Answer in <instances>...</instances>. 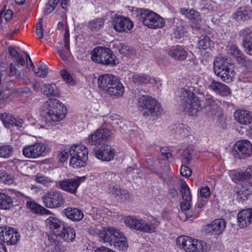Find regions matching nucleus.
Masks as SVG:
<instances>
[{
  "label": "nucleus",
  "mask_w": 252,
  "mask_h": 252,
  "mask_svg": "<svg viewBox=\"0 0 252 252\" xmlns=\"http://www.w3.org/2000/svg\"><path fill=\"white\" fill-rule=\"evenodd\" d=\"M226 227V221L223 219H217L204 226L206 233L219 236L221 234Z\"/></svg>",
  "instance_id": "nucleus-19"
},
{
  "label": "nucleus",
  "mask_w": 252,
  "mask_h": 252,
  "mask_svg": "<svg viewBox=\"0 0 252 252\" xmlns=\"http://www.w3.org/2000/svg\"><path fill=\"white\" fill-rule=\"evenodd\" d=\"M181 97H183L181 105L183 111L189 115H195L199 110L207 107L209 108L211 115H216L220 109L219 100L211 94H207L201 100L193 92L185 90Z\"/></svg>",
  "instance_id": "nucleus-1"
},
{
  "label": "nucleus",
  "mask_w": 252,
  "mask_h": 252,
  "mask_svg": "<svg viewBox=\"0 0 252 252\" xmlns=\"http://www.w3.org/2000/svg\"><path fill=\"white\" fill-rule=\"evenodd\" d=\"M177 132H179L183 136L186 137L189 135L190 132L189 131L188 127L183 124H178L176 125Z\"/></svg>",
  "instance_id": "nucleus-50"
},
{
  "label": "nucleus",
  "mask_w": 252,
  "mask_h": 252,
  "mask_svg": "<svg viewBox=\"0 0 252 252\" xmlns=\"http://www.w3.org/2000/svg\"><path fill=\"white\" fill-rule=\"evenodd\" d=\"M45 149L44 143H35L33 145L25 146L23 149V154L26 158H35L44 156Z\"/></svg>",
  "instance_id": "nucleus-17"
},
{
  "label": "nucleus",
  "mask_w": 252,
  "mask_h": 252,
  "mask_svg": "<svg viewBox=\"0 0 252 252\" xmlns=\"http://www.w3.org/2000/svg\"><path fill=\"white\" fill-rule=\"evenodd\" d=\"M160 152L161 154L164 156L168 161H169L172 158V155L170 152V149L165 147H161L160 148Z\"/></svg>",
  "instance_id": "nucleus-57"
},
{
  "label": "nucleus",
  "mask_w": 252,
  "mask_h": 252,
  "mask_svg": "<svg viewBox=\"0 0 252 252\" xmlns=\"http://www.w3.org/2000/svg\"><path fill=\"white\" fill-rule=\"evenodd\" d=\"M193 151V146L191 145H188L184 150L182 155V162L184 164H188L192 159L191 154Z\"/></svg>",
  "instance_id": "nucleus-41"
},
{
  "label": "nucleus",
  "mask_w": 252,
  "mask_h": 252,
  "mask_svg": "<svg viewBox=\"0 0 252 252\" xmlns=\"http://www.w3.org/2000/svg\"><path fill=\"white\" fill-rule=\"evenodd\" d=\"M146 168L152 173L156 172V169L152 160L146 161Z\"/></svg>",
  "instance_id": "nucleus-62"
},
{
  "label": "nucleus",
  "mask_w": 252,
  "mask_h": 252,
  "mask_svg": "<svg viewBox=\"0 0 252 252\" xmlns=\"http://www.w3.org/2000/svg\"><path fill=\"white\" fill-rule=\"evenodd\" d=\"M138 106L145 110L144 115L157 116L162 110L159 103L152 96L142 95L138 100Z\"/></svg>",
  "instance_id": "nucleus-10"
},
{
  "label": "nucleus",
  "mask_w": 252,
  "mask_h": 252,
  "mask_svg": "<svg viewBox=\"0 0 252 252\" xmlns=\"http://www.w3.org/2000/svg\"><path fill=\"white\" fill-rule=\"evenodd\" d=\"M13 147L8 144L0 146V158H8L13 155Z\"/></svg>",
  "instance_id": "nucleus-43"
},
{
  "label": "nucleus",
  "mask_w": 252,
  "mask_h": 252,
  "mask_svg": "<svg viewBox=\"0 0 252 252\" xmlns=\"http://www.w3.org/2000/svg\"><path fill=\"white\" fill-rule=\"evenodd\" d=\"M8 53L13 60L17 59V57L19 55L18 52L12 46L8 47Z\"/></svg>",
  "instance_id": "nucleus-61"
},
{
  "label": "nucleus",
  "mask_w": 252,
  "mask_h": 252,
  "mask_svg": "<svg viewBox=\"0 0 252 252\" xmlns=\"http://www.w3.org/2000/svg\"><path fill=\"white\" fill-rule=\"evenodd\" d=\"M186 32L185 27L184 26H179L177 27V29L174 32L175 37L180 38L182 37L185 33Z\"/></svg>",
  "instance_id": "nucleus-56"
},
{
  "label": "nucleus",
  "mask_w": 252,
  "mask_h": 252,
  "mask_svg": "<svg viewBox=\"0 0 252 252\" xmlns=\"http://www.w3.org/2000/svg\"><path fill=\"white\" fill-rule=\"evenodd\" d=\"M35 75L37 77L41 78H45L48 73V67L44 63L40 62L32 68Z\"/></svg>",
  "instance_id": "nucleus-38"
},
{
  "label": "nucleus",
  "mask_w": 252,
  "mask_h": 252,
  "mask_svg": "<svg viewBox=\"0 0 252 252\" xmlns=\"http://www.w3.org/2000/svg\"><path fill=\"white\" fill-rule=\"evenodd\" d=\"M26 207L33 214L49 215L51 213L50 210L45 208L35 201H27L26 202Z\"/></svg>",
  "instance_id": "nucleus-37"
},
{
  "label": "nucleus",
  "mask_w": 252,
  "mask_h": 252,
  "mask_svg": "<svg viewBox=\"0 0 252 252\" xmlns=\"http://www.w3.org/2000/svg\"><path fill=\"white\" fill-rule=\"evenodd\" d=\"M89 27L92 31H97L104 26V21L101 18H97L89 22Z\"/></svg>",
  "instance_id": "nucleus-46"
},
{
  "label": "nucleus",
  "mask_w": 252,
  "mask_h": 252,
  "mask_svg": "<svg viewBox=\"0 0 252 252\" xmlns=\"http://www.w3.org/2000/svg\"><path fill=\"white\" fill-rule=\"evenodd\" d=\"M13 206V199L9 195L0 193V209L7 210Z\"/></svg>",
  "instance_id": "nucleus-39"
},
{
  "label": "nucleus",
  "mask_w": 252,
  "mask_h": 252,
  "mask_svg": "<svg viewBox=\"0 0 252 252\" xmlns=\"http://www.w3.org/2000/svg\"><path fill=\"white\" fill-rule=\"evenodd\" d=\"M85 176L65 179L59 182V186L63 190L72 194H76L78 187L81 183L85 181Z\"/></svg>",
  "instance_id": "nucleus-16"
},
{
  "label": "nucleus",
  "mask_w": 252,
  "mask_h": 252,
  "mask_svg": "<svg viewBox=\"0 0 252 252\" xmlns=\"http://www.w3.org/2000/svg\"><path fill=\"white\" fill-rule=\"evenodd\" d=\"M138 12L139 20L149 28L157 29L162 28L164 26V19L156 13L149 9L142 8H140Z\"/></svg>",
  "instance_id": "nucleus-9"
},
{
  "label": "nucleus",
  "mask_w": 252,
  "mask_h": 252,
  "mask_svg": "<svg viewBox=\"0 0 252 252\" xmlns=\"http://www.w3.org/2000/svg\"><path fill=\"white\" fill-rule=\"evenodd\" d=\"M93 152L96 158L105 161L112 160L116 155L115 149L107 144L95 147L93 149Z\"/></svg>",
  "instance_id": "nucleus-14"
},
{
  "label": "nucleus",
  "mask_w": 252,
  "mask_h": 252,
  "mask_svg": "<svg viewBox=\"0 0 252 252\" xmlns=\"http://www.w3.org/2000/svg\"><path fill=\"white\" fill-rule=\"evenodd\" d=\"M168 54L172 59L182 61L186 59L188 53L183 46L177 45L169 49Z\"/></svg>",
  "instance_id": "nucleus-30"
},
{
  "label": "nucleus",
  "mask_w": 252,
  "mask_h": 252,
  "mask_svg": "<svg viewBox=\"0 0 252 252\" xmlns=\"http://www.w3.org/2000/svg\"><path fill=\"white\" fill-rule=\"evenodd\" d=\"M229 52L237 61L238 64L246 68H250L252 67V61L247 59L244 54L239 50L236 45L230 46Z\"/></svg>",
  "instance_id": "nucleus-22"
},
{
  "label": "nucleus",
  "mask_w": 252,
  "mask_h": 252,
  "mask_svg": "<svg viewBox=\"0 0 252 252\" xmlns=\"http://www.w3.org/2000/svg\"><path fill=\"white\" fill-rule=\"evenodd\" d=\"M43 204L49 208H57L64 202V199L61 192L59 191H50L43 197Z\"/></svg>",
  "instance_id": "nucleus-15"
},
{
  "label": "nucleus",
  "mask_w": 252,
  "mask_h": 252,
  "mask_svg": "<svg viewBox=\"0 0 252 252\" xmlns=\"http://www.w3.org/2000/svg\"><path fill=\"white\" fill-rule=\"evenodd\" d=\"M198 193L200 197L202 198L208 199L211 195L210 189L207 186L201 187L199 190H198Z\"/></svg>",
  "instance_id": "nucleus-48"
},
{
  "label": "nucleus",
  "mask_w": 252,
  "mask_h": 252,
  "mask_svg": "<svg viewBox=\"0 0 252 252\" xmlns=\"http://www.w3.org/2000/svg\"><path fill=\"white\" fill-rule=\"evenodd\" d=\"M45 222L51 231V234L48 235L49 241L50 243L58 245L60 243V241L57 240L58 237L67 223L54 217H49Z\"/></svg>",
  "instance_id": "nucleus-11"
},
{
  "label": "nucleus",
  "mask_w": 252,
  "mask_h": 252,
  "mask_svg": "<svg viewBox=\"0 0 252 252\" xmlns=\"http://www.w3.org/2000/svg\"><path fill=\"white\" fill-rule=\"evenodd\" d=\"M55 5L52 3H50V1H48L47 3L45 4L44 8V13L46 14H49L51 13L55 9Z\"/></svg>",
  "instance_id": "nucleus-60"
},
{
  "label": "nucleus",
  "mask_w": 252,
  "mask_h": 252,
  "mask_svg": "<svg viewBox=\"0 0 252 252\" xmlns=\"http://www.w3.org/2000/svg\"><path fill=\"white\" fill-rule=\"evenodd\" d=\"M44 94L48 96H58L59 95L58 90L55 84H45L43 87Z\"/></svg>",
  "instance_id": "nucleus-42"
},
{
  "label": "nucleus",
  "mask_w": 252,
  "mask_h": 252,
  "mask_svg": "<svg viewBox=\"0 0 252 252\" xmlns=\"http://www.w3.org/2000/svg\"><path fill=\"white\" fill-rule=\"evenodd\" d=\"M212 41L207 35L202 36L198 42V46L200 49L207 50L211 48Z\"/></svg>",
  "instance_id": "nucleus-44"
},
{
  "label": "nucleus",
  "mask_w": 252,
  "mask_h": 252,
  "mask_svg": "<svg viewBox=\"0 0 252 252\" xmlns=\"http://www.w3.org/2000/svg\"><path fill=\"white\" fill-rule=\"evenodd\" d=\"M234 118L237 122L243 125H249L252 122L251 112L245 109H238L234 113Z\"/></svg>",
  "instance_id": "nucleus-31"
},
{
  "label": "nucleus",
  "mask_w": 252,
  "mask_h": 252,
  "mask_svg": "<svg viewBox=\"0 0 252 252\" xmlns=\"http://www.w3.org/2000/svg\"><path fill=\"white\" fill-rule=\"evenodd\" d=\"M176 245L187 252H205L206 244L202 241L187 236H180L176 241Z\"/></svg>",
  "instance_id": "nucleus-7"
},
{
  "label": "nucleus",
  "mask_w": 252,
  "mask_h": 252,
  "mask_svg": "<svg viewBox=\"0 0 252 252\" xmlns=\"http://www.w3.org/2000/svg\"><path fill=\"white\" fill-rule=\"evenodd\" d=\"M131 80L133 83L138 85L146 84L150 82V78L144 73L136 74L132 75Z\"/></svg>",
  "instance_id": "nucleus-40"
},
{
  "label": "nucleus",
  "mask_w": 252,
  "mask_h": 252,
  "mask_svg": "<svg viewBox=\"0 0 252 252\" xmlns=\"http://www.w3.org/2000/svg\"><path fill=\"white\" fill-rule=\"evenodd\" d=\"M76 237L75 229L67 224L58 237L65 242L72 243L75 241Z\"/></svg>",
  "instance_id": "nucleus-34"
},
{
  "label": "nucleus",
  "mask_w": 252,
  "mask_h": 252,
  "mask_svg": "<svg viewBox=\"0 0 252 252\" xmlns=\"http://www.w3.org/2000/svg\"><path fill=\"white\" fill-rule=\"evenodd\" d=\"M207 203V200L205 199H201L199 200L196 204V205L197 208V213H199L200 211H201L202 209L204 208Z\"/></svg>",
  "instance_id": "nucleus-59"
},
{
  "label": "nucleus",
  "mask_w": 252,
  "mask_h": 252,
  "mask_svg": "<svg viewBox=\"0 0 252 252\" xmlns=\"http://www.w3.org/2000/svg\"><path fill=\"white\" fill-rule=\"evenodd\" d=\"M234 149L240 158H246L252 155V144L248 140L237 141L234 145Z\"/></svg>",
  "instance_id": "nucleus-18"
},
{
  "label": "nucleus",
  "mask_w": 252,
  "mask_h": 252,
  "mask_svg": "<svg viewBox=\"0 0 252 252\" xmlns=\"http://www.w3.org/2000/svg\"><path fill=\"white\" fill-rule=\"evenodd\" d=\"M119 52L121 54L127 55L129 52L128 47L125 44H121V47L119 49Z\"/></svg>",
  "instance_id": "nucleus-64"
},
{
  "label": "nucleus",
  "mask_w": 252,
  "mask_h": 252,
  "mask_svg": "<svg viewBox=\"0 0 252 252\" xmlns=\"http://www.w3.org/2000/svg\"><path fill=\"white\" fill-rule=\"evenodd\" d=\"M209 88L221 96H228L231 94L230 89L227 86L214 80L212 81Z\"/></svg>",
  "instance_id": "nucleus-32"
},
{
  "label": "nucleus",
  "mask_w": 252,
  "mask_h": 252,
  "mask_svg": "<svg viewBox=\"0 0 252 252\" xmlns=\"http://www.w3.org/2000/svg\"><path fill=\"white\" fill-rule=\"evenodd\" d=\"M13 11L11 9L4 11L3 9L0 11V23H1L2 18H4L6 22L10 21L13 16Z\"/></svg>",
  "instance_id": "nucleus-49"
},
{
  "label": "nucleus",
  "mask_w": 252,
  "mask_h": 252,
  "mask_svg": "<svg viewBox=\"0 0 252 252\" xmlns=\"http://www.w3.org/2000/svg\"><path fill=\"white\" fill-rule=\"evenodd\" d=\"M14 177L8 174L3 170H0V183L7 185H11L13 183Z\"/></svg>",
  "instance_id": "nucleus-45"
},
{
  "label": "nucleus",
  "mask_w": 252,
  "mask_h": 252,
  "mask_svg": "<svg viewBox=\"0 0 252 252\" xmlns=\"http://www.w3.org/2000/svg\"><path fill=\"white\" fill-rule=\"evenodd\" d=\"M8 74L9 76L17 75L18 77H20L21 75V72L16 68L15 65L13 63H11L9 65V70Z\"/></svg>",
  "instance_id": "nucleus-54"
},
{
  "label": "nucleus",
  "mask_w": 252,
  "mask_h": 252,
  "mask_svg": "<svg viewBox=\"0 0 252 252\" xmlns=\"http://www.w3.org/2000/svg\"><path fill=\"white\" fill-rule=\"evenodd\" d=\"M233 18L238 22H245L252 18V7L248 5L240 6L233 15Z\"/></svg>",
  "instance_id": "nucleus-25"
},
{
  "label": "nucleus",
  "mask_w": 252,
  "mask_h": 252,
  "mask_svg": "<svg viewBox=\"0 0 252 252\" xmlns=\"http://www.w3.org/2000/svg\"><path fill=\"white\" fill-rule=\"evenodd\" d=\"M229 176L233 182L242 184L241 189L237 191V195L240 199L246 200L248 196L252 193V191L249 189L252 186L251 174L247 171L239 172L237 170H233L229 171Z\"/></svg>",
  "instance_id": "nucleus-4"
},
{
  "label": "nucleus",
  "mask_w": 252,
  "mask_h": 252,
  "mask_svg": "<svg viewBox=\"0 0 252 252\" xmlns=\"http://www.w3.org/2000/svg\"><path fill=\"white\" fill-rule=\"evenodd\" d=\"M68 156V152L63 150L59 153L58 155V158L61 162H64L67 159Z\"/></svg>",
  "instance_id": "nucleus-58"
},
{
  "label": "nucleus",
  "mask_w": 252,
  "mask_h": 252,
  "mask_svg": "<svg viewBox=\"0 0 252 252\" xmlns=\"http://www.w3.org/2000/svg\"><path fill=\"white\" fill-rule=\"evenodd\" d=\"M67 114L65 106L60 100L50 98L43 105L41 115L46 122H57L63 119Z\"/></svg>",
  "instance_id": "nucleus-2"
},
{
  "label": "nucleus",
  "mask_w": 252,
  "mask_h": 252,
  "mask_svg": "<svg viewBox=\"0 0 252 252\" xmlns=\"http://www.w3.org/2000/svg\"><path fill=\"white\" fill-rule=\"evenodd\" d=\"M39 21L36 25V34L39 39H42L43 37V27L42 25V19L39 18Z\"/></svg>",
  "instance_id": "nucleus-51"
},
{
  "label": "nucleus",
  "mask_w": 252,
  "mask_h": 252,
  "mask_svg": "<svg viewBox=\"0 0 252 252\" xmlns=\"http://www.w3.org/2000/svg\"><path fill=\"white\" fill-rule=\"evenodd\" d=\"M69 164L74 168L85 167L88 160L89 150L84 145H72L69 149Z\"/></svg>",
  "instance_id": "nucleus-6"
},
{
  "label": "nucleus",
  "mask_w": 252,
  "mask_h": 252,
  "mask_svg": "<svg viewBox=\"0 0 252 252\" xmlns=\"http://www.w3.org/2000/svg\"><path fill=\"white\" fill-rule=\"evenodd\" d=\"M181 188L182 189V194L183 198L185 201L182 202L180 204V208L182 210H189L190 208L189 202L191 200V195L190 190L188 185L185 181L181 185Z\"/></svg>",
  "instance_id": "nucleus-33"
},
{
  "label": "nucleus",
  "mask_w": 252,
  "mask_h": 252,
  "mask_svg": "<svg viewBox=\"0 0 252 252\" xmlns=\"http://www.w3.org/2000/svg\"><path fill=\"white\" fill-rule=\"evenodd\" d=\"M118 231L119 229L113 227H103L99 232L100 240L104 242L108 243L109 245L113 240V236L115 235Z\"/></svg>",
  "instance_id": "nucleus-35"
},
{
  "label": "nucleus",
  "mask_w": 252,
  "mask_h": 252,
  "mask_svg": "<svg viewBox=\"0 0 252 252\" xmlns=\"http://www.w3.org/2000/svg\"><path fill=\"white\" fill-rule=\"evenodd\" d=\"M137 220L135 217L126 216L124 219V223L126 226L135 229Z\"/></svg>",
  "instance_id": "nucleus-47"
},
{
  "label": "nucleus",
  "mask_w": 252,
  "mask_h": 252,
  "mask_svg": "<svg viewBox=\"0 0 252 252\" xmlns=\"http://www.w3.org/2000/svg\"><path fill=\"white\" fill-rule=\"evenodd\" d=\"M111 134V131L108 128L99 127L88 136L87 142L90 145L99 146L105 144Z\"/></svg>",
  "instance_id": "nucleus-12"
},
{
  "label": "nucleus",
  "mask_w": 252,
  "mask_h": 252,
  "mask_svg": "<svg viewBox=\"0 0 252 252\" xmlns=\"http://www.w3.org/2000/svg\"><path fill=\"white\" fill-rule=\"evenodd\" d=\"M239 34L243 37V45L247 53L252 56V30L250 27L242 29Z\"/></svg>",
  "instance_id": "nucleus-26"
},
{
  "label": "nucleus",
  "mask_w": 252,
  "mask_h": 252,
  "mask_svg": "<svg viewBox=\"0 0 252 252\" xmlns=\"http://www.w3.org/2000/svg\"><path fill=\"white\" fill-rule=\"evenodd\" d=\"M13 60H15L18 65L23 66L25 64V61L22 55H19L17 57V59H14Z\"/></svg>",
  "instance_id": "nucleus-63"
},
{
  "label": "nucleus",
  "mask_w": 252,
  "mask_h": 252,
  "mask_svg": "<svg viewBox=\"0 0 252 252\" xmlns=\"http://www.w3.org/2000/svg\"><path fill=\"white\" fill-rule=\"evenodd\" d=\"M64 47L67 49H70V33L68 28H66L65 30V32L64 34Z\"/></svg>",
  "instance_id": "nucleus-55"
},
{
  "label": "nucleus",
  "mask_w": 252,
  "mask_h": 252,
  "mask_svg": "<svg viewBox=\"0 0 252 252\" xmlns=\"http://www.w3.org/2000/svg\"><path fill=\"white\" fill-rule=\"evenodd\" d=\"M112 194L114 195V197L121 201H129L131 194L127 191V190L120 188L117 186H113L110 190Z\"/></svg>",
  "instance_id": "nucleus-36"
},
{
  "label": "nucleus",
  "mask_w": 252,
  "mask_h": 252,
  "mask_svg": "<svg viewBox=\"0 0 252 252\" xmlns=\"http://www.w3.org/2000/svg\"><path fill=\"white\" fill-rule=\"evenodd\" d=\"M61 75L62 78L67 83H71L74 82L72 77L66 69H63L61 71Z\"/></svg>",
  "instance_id": "nucleus-53"
},
{
  "label": "nucleus",
  "mask_w": 252,
  "mask_h": 252,
  "mask_svg": "<svg viewBox=\"0 0 252 252\" xmlns=\"http://www.w3.org/2000/svg\"><path fill=\"white\" fill-rule=\"evenodd\" d=\"M181 12L189 20L192 28L196 29L200 28L201 18L198 11L192 9H188L187 8H182L181 9Z\"/></svg>",
  "instance_id": "nucleus-27"
},
{
  "label": "nucleus",
  "mask_w": 252,
  "mask_h": 252,
  "mask_svg": "<svg viewBox=\"0 0 252 252\" xmlns=\"http://www.w3.org/2000/svg\"><path fill=\"white\" fill-rule=\"evenodd\" d=\"M0 120L4 126L7 128H10L11 126L16 127L18 130H20L23 127L24 120L19 117H15L10 114L4 113L0 115Z\"/></svg>",
  "instance_id": "nucleus-21"
},
{
  "label": "nucleus",
  "mask_w": 252,
  "mask_h": 252,
  "mask_svg": "<svg viewBox=\"0 0 252 252\" xmlns=\"http://www.w3.org/2000/svg\"><path fill=\"white\" fill-rule=\"evenodd\" d=\"M109 245L120 251H125L128 247L127 239L124 233L119 230L118 233L113 236V240Z\"/></svg>",
  "instance_id": "nucleus-28"
},
{
  "label": "nucleus",
  "mask_w": 252,
  "mask_h": 252,
  "mask_svg": "<svg viewBox=\"0 0 252 252\" xmlns=\"http://www.w3.org/2000/svg\"><path fill=\"white\" fill-rule=\"evenodd\" d=\"M159 223V221L155 218L150 223L146 222L141 219H138L135 230L144 233H153L156 231Z\"/></svg>",
  "instance_id": "nucleus-23"
},
{
  "label": "nucleus",
  "mask_w": 252,
  "mask_h": 252,
  "mask_svg": "<svg viewBox=\"0 0 252 252\" xmlns=\"http://www.w3.org/2000/svg\"><path fill=\"white\" fill-rule=\"evenodd\" d=\"M62 214L68 220L76 222L81 221L84 217L83 211L74 207H66L63 210Z\"/></svg>",
  "instance_id": "nucleus-24"
},
{
  "label": "nucleus",
  "mask_w": 252,
  "mask_h": 252,
  "mask_svg": "<svg viewBox=\"0 0 252 252\" xmlns=\"http://www.w3.org/2000/svg\"><path fill=\"white\" fill-rule=\"evenodd\" d=\"M116 57L108 48L97 47L94 48L92 53V59L96 63L113 66L117 64Z\"/></svg>",
  "instance_id": "nucleus-8"
},
{
  "label": "nucleus",
  "mask_w": 252,
  "mask_h": 252,
  "mask_svg": "<svg viewBox=\"0 0 252 252\" xmlns=\"http://www.w3.org/2000/svg\"><path fill=\"white\" fill-rule=\"evenodd\" d=\"M98 88L111 96L119 97L123 95L124 87L120 80L110 74H103L97 79Z\"/></svg>",
  "instance_id": "nucleus-3"
},
{
  "label": "nucleus",
  "mask_w": 252,
  "mask_h": 252,
  "mask_svg": "<svg viewBox=\"0 0 252 252\" xmlns=\"http://www.w3.org/2000/svg\"><path fill=\"white\" fill-rule=\"evenodd\" d=\"M20 234L13 227L7 226L0 227V240L7 245H15L19 241Z\"/></svg>",
  "instance_id": "nucleus-13"
},
{
  "label": "nucleus",
  "mask_w": 252,
  "mask_h": 252,
  "mask_svg": "<svg viewBox=\"0 0 252 252\" xmlns=\"http://www.w3.org/2000/svg\"><path fill=\"white\" fill-rule=\"evenodd\" d=\"M112 25L114 29L117 32H128L133 27V22L128 18L123 16L113 18Z\"/></svg>",
  "instance_id": "nucleus-20"
},
{
  "label": "nucleus",
  "mask_w": 252,
  "mask_h": 252,
  "mask_svg": "<svg viewBox=\"0 0 252 252\" xmlns=\"http://www.w3.org/2000/svg\"><path fill=\"white\" fill-rule=\"evenodd\" d=\"M180 173L182 176L188 178L191 175L192 171L189 167L185 164L182 165L180 168Z\"/></svg>",
  "instance_id": "nucleus-52"
},
{
  "label": "nucleus",
  "mask_w": 252,
  "mask_h": 252,
  "mask_svg": "<svg viewBox=\"0 0 252 252\" xmlns=\"http://www.w3.org/2000/svg\"><path fill=\"white\" fill-rule=\"evenodd\" d=\"M238 225L244 228L252 222V208H248L240 211L237 215Z\"/></svg>",
  "instance_id": "nucleus-29"
},
{
  "label": "nucleus",
  "mask_w": 252,
  "mask_h": 252,
  "mask_svg": "<svg viewBox=\"0 0 252 252\" xmlns=\"http://www.w3.org/2000/svg\"><path fill=\"white\" fill-rule=\"evenodd\" d=\"M234 68V64L228 62L226 60L217 58L214 60V71L224 82L229 83L233 81L235 75Z\"/></svg>",
  "instance_id": "nucleus-5"
}]
</instances>
